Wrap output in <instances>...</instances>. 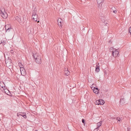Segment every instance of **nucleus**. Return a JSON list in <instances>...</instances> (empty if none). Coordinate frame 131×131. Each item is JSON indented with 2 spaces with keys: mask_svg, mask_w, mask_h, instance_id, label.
I'll list each match as a JSON object with an SVG mask.
<instances>
[{
  "mask_svg": "<svg viewBox=\"0 0 131 131\" xmlns=\"http://www.w3.org/2000/svg\"><path fill=\"white\" fill-rule=\"evenodd\" d=\"M5 63L6 66L7 67L10 66L12 64V60L9 58H8V59H6Z\"/></svg>",
  "mask_w": 131,
  "mask_h": 131,
  "instance_id": "20e7f679",
  "label": "nucleus"
},
{
  "mask_svg": "<svg viewBox=\"0 0 131 131\" xmlns=\"http://www.w3.org/2000/svg\"><path fill=\"white\" fill-rule=\"evenodd\" d=\"M18 65L19 67H20V68L21 67H23V66L22 64L21 63H19Z\"/></svg>",
  "mask_w": 131,
  "mask_h": 131,
  "instance_id": "5701e85b",
  "label": "nucleus"
},
{
  "mask_svg": "<svg viewBox=\"0 0 131 131\" xmlns=\"http://www.w3.org/2000/svg\"><path fill=\"white\" fill-rule=\"evenodd\" d=\"M4 86L3 88L4 90H6V87L5 86V85H4ZM5 91V90H4Z\"/></svg>",
  "mask_w": 131,
  "mask_h": 131,
  "instance_id": "c756f323",
  "label": "nucleus"
},
{
  "mask_svg": "<svg viewBox=\"0 0 131 131\" xmlns=\"http://www.w3.org/2000/svg\"><path fill=\"white\" fill-rule=\"evenodd\" d=\"M85 120L84 119H82V122L84 124V125H85Z\"/></svg>",
  "mask_w": 131,
  "mask_h": 131,
  "instance_id": "b1692460",
  "label": "nucleus"
},
{
  "mask_svg": "<svg viewBox=\"0 0 131 131\" xmlns=\"http://www.w3.org/2000/svg\"><path fill=\"white\" fill-rule=\"evenodd\" d=\"M7 90V91H9H9L8 90Z\"/></svg>",
  "mask_w": 131,
  "mask_h": 131,
  "instance_id": "c9c22d12",
  "label": "nucleus"
},
{
  "mask_svg": "<svg viewBox=\"0 0 131 131\" xmlns=\"http://www.w3.org/2000/svg\"><path fill=\"white\" fill-rule=\"evenodd\" d=\"M102 123V121H100L97 123V124L98 128H99L100 127Z\"/></svg>",
  "mask_w": 131,
  "mask_h": 131,
  "instance_id": "aec40b11",
  "label": "nucleus"
},
{
  "mask_svg": "<svg viewBox=\"0 0 131 131\" xmlns=\"http://www.w3.org/2000/svg\"><path fill=\"white\" fill-rule=\"evenodd\" d=\"M99 128H98V127H97L96 128H95L94 129V131H97L98 129Z\"/></svg>",
  "mask_w": 131,
  "mask_h": 131,
  "instance_id": "a878e982",
  "label": "nucleus"
},
{
  "mask_svg": "<svg viewBox=\"0 0 131 131\" xmlns=\"http://www.w3.org/2000/svg\"><path fill=\"white\" fill-rule=\"evenodd\" d=\"M97 4L99 5V8H100L101 7L102 3L104 2V0H97Z\"/></svg>",
  "mask_w": 131,
  "mask_h": 131,
  "instance_id": "1a4fd4ad",
  "label": "nucleus"
},
{
  "mask_svg": "<svg viewBox=\"0 0 131 131\" xmlns=\"http://www.w3.org/2000/svg\"><path fill=\"white\" fill-rule=\"evenodd\" d=\"M38 22H39V21H37Z\"/></svg>",
  "mask_w": 131,
  "mask_h": 131,
  "instance_id": "e433bc0d",
  "label": "nucleus"
},
{
  "mask_svg": "<svg viewBox=\"0 0 131 131\" xmlns=\"http://www.w3.org/2000/svg\"><path fill=\"white\" fill-rule=\"evenodd\" d=\"M58 23H61V22H62V19H61V18H59L58 19Z\"/></svg>",
  "mask_w": 131,
  "mask_h": 131,
  "instance_id": "412c9836",
  "label": "nucleus"
},
{
  "mask_svg": "<svg viewBox=\"0 0 131 131\" xmlns=\"http://www.w3.org/2000/svg\"><path fill=\"white\" fill-rule=\"evenodd\" d=\"M1 43L3 45H4L6 44V40H1Z\"/></svg>",
  "mask_w": 131,
  "mask_h": 131,
  "instance_id": "a211bd4d",
  "label": "nucleus"
},
{
  "mask_svg": "<svg viewBox=\"0 0 131 131\" xmlns=\"http://www.w3.org/2000/svg\"><path fill=\"white\" fill-rule=\"evenodd\" d=\"M115 49L113 47H111L110 49V52H112V51H114Z\"/></svg>",
  "mask_w": 131,
  "mask_h": 131,
  "instance_id": "4be33fe9",
  "label": "nucleus"
},
{
  "mask_svg": "<svg viewBox=\"0 0 131 131\" xmlns=\"http://www.w3.org/2000/svg\"><path fill=\"white\" fill-rule=\"evenodd\" d=\"M93 91L96 94H98L99 92V90L97 88L94 87L93 89Z\"/></svg>",
  "mask_w": 131,
  "mask_h": 131,
  "instance_id": "9d476101",
  "label": "nucleus"
},
{
  "mask_svg": "<svg viewBox=\"0 0 131 131\" xmlns=\"http://www.w3.org/2000/svg\"><path fill=\"white\" fill-rule=\"evenodd\" d=\"M130 129L129 128H127V131H129Z\"/></svg>",
  "mask_w": 131,
  "mask_h": 131,
  "instance_id": "7c9ffc66",
  "label": "nucleus"
},
{
  "mask_svg": "<svg viewBox=\"0 0 131 131\" xmlns=\"http://www.w3.org/2000/svg\"><path fill=\"white\" fill-rule=\"evenodd\" d=\"M58 25L60 27H62L61 23H58Z\"/></svg>",
  "mask_w": 131,
  "mask_h": 131,
  "instance_id": "cd10ccee",
  "label": "nucleus"
},
{
  "mask_svg": "<svg viewBox=\"0 0 131 131\" xmlns=\"http://www.w3.org/2000/svg\"><path fill=\"white\" fill-rule=\"evenodd\" d=\"M110 41V42H111V41H110H110Z\"/></svg>",
  "mask_w": 131,
  "mask_h": 131,
  "instance_id": "f704fd0d",
  "label": "nucleus"
},
{
  "mask_svg": "<svg viewBox=\"0 0 131 131\" xmlns=\"http://www.w3.org/2000/svg\"><path fill=\"white\" fill-rule=\"evenodd\" d=\"M17 115L18 116H19V117L20 116H21L25 118H27L26 113L24 112H20L18 113L17 114Z\"/></svg>",
  "mask_w": 131,
  "mask_h": 131,
  "instance_id": "0eeeda50",
  "label": "nucleus"
},
{
  "mask_svg": "<svg viewBox=\"0 0 131 131\" xmlns=\"http://www.w3.org/2000/svg\"><path fill=\"white\" fill-rule=\"evenodd\" d=\"M23 22H25L26 21V16L25 15H24L23 16Z\"/></svg>",
  "mask_w": 131,
  "mask_h": 131,
  "instance_id": "6ab92c4d",
  "label": "nucleus"
},
{
  "mask_svg": "<svg viewBox=\"0 0 131 131\" xmlns=\"http://www.w3.org/2000/svg\"><path fill=\"white\" fill-rule=\"evenodd\" d=\"M117 119L119 121H120L121 120L120 118H118V117H117Z\"/></svg>",
  "mask_w": 131,
  "mask_h": 131,
  "instance_id": "c85d7f7f",
  "label": "nucleus"
},
{
  "mask_svg": "<svg viewBox=\"0 0 131 131\" xmlns=\"http://www.w3.org/2000/svg\"><path fill=\"white\" fill-rule=\"evenodd\" d=\"M70 72L68 71V70H66L65 71V74L66 75H68L70 74Z\"/></svg>",
  "mask_w": 131,
  "mask_h": 131,
  "instance_id": "dca6fc26",
  "label": "nucleus"
},
{
  "mask_svg": "<svg viewBox=\"0 0 131 131\" xmlns=\"http://www.w3.org/2000/svg\"><path fill=\"white\" fill-rule=\"evenodd\" d=\"M1 41H0V45L2 43H1Z\"/></svg>",
  "mask_w": 131,
  "mask_h": 131,
  "instance_id": "473e14b6",
  "label": "nucleus"
},
{
  "mask_svg": "<svg viewBox=\"0 0 131 131\" xmlns=\"http://www.w3.org/2000/svg\"><path fill=\"white\" fill-rule=\"evenodd\" d=\"M36 8H35L32 11V19H33L36 21H37V19L38 17V15L36 14L37 10H36Z\"/></svg>",
  "mask_w": 131,
  "mask_h": 131,
  "instance_id": "f03ea898",
  "label": "nucleus"
},
{
  "mask_svg": "<svg viewBox=\"0 0 131 131\" xmlns=\"http://www.w3.org/2000/svg\"><path fill=\"white\" fill-rule=\"evenodd\" d=\"M128 31L130 33L131 36V26L129 27V29H128Z\"/></svg>",
  "mask_w": 131,
  "mask_h": 131,
  "instance_id": "393cba45",
  "label": "nucleus"
},
{
  "mask_svg": "<svg viewBox=\"0 0 131 131\" xmlns=\"http://www.w3.org/2000/svg\"><path fill=\"white\" fill-rule=\"evenodd\" d=\"M125 102L124 99V98H122V96L119 101L120 104H123Z\"/></svg>",
  "mask_w": 131,
  "mask_h": 131,
  "instance_id": "4468645a",
  "label": "nucleus"
},
{
  "mask_svg": "<svg viewBox=\"0 0 131 131\" xmlns=\"http://www.w3.org/2000/svg\"><path fill=\"white\" fill-rule=\"evenodd\" d=\"M33 58L35 59L36 62L38 64H41V57L38 54L35 53L32 54Z\"/></svg>",
  "mask_w": 131,
  "mask_h": 131,
  "instance_id": "f257e3e1",
  "label": "nucleus"
},
{
  "mask_svg": "<svg viewBox=\"0 0 131 131\" xmlns=\"http://www.w3.org/2000/svg\"><path fill=\"white\" fill-rule=\"evenodd\" d=\"M2 7H1V6H0V11L1 10H2L1 9V8H2Z\"/></svg>",
  "mask_w": 131,
  "mask_h": 131,
  "instance_id": "2f4dec72",
  "label": "nucleus"
},
{
  "mask_svg": "<svg viewBox=\"0 0 131 131\" xmlns=\"http://www.w3.org/2000/svg\"><path fill=\"white\" fill-rule=\"evenodd\" d=\"M0 13L2 17L4 19L6 18L7 17V14L6 13H3L2 10L0 11Z\"/></svg>",
  "mask_w": 131,
  "mask_h": 131,
  "instance_id": "423d86ee",
  "label": "nucleus"
},
{
  "mask_svg": "<svg viewBox=\"0 0 131 131\" xmlns=\"http://www.w3.org/2000/svg\"><path fill=\"white\" fill-rule=\"evenodd\" d=\"M35 131H38L37 130H35Z\"/></svg>",
  "mask_w": 131,
  "mask_h": 131,
  "instance_id": "72a5a7b5",
  "label": "nucleus"
},
{
  "mask_svg": "<svg viewBox=\"0 0 131 131\" xmlns=\"http://www.w3.org/2000/svg\"><path fill=\"white\" fill-rule=\"evenodd\" d=\"M11 29V28L9 26V25H6L5 26V29L6 32L7 31H9Z\"/></svg>",
  "mask_w": 131,
  "mask_h": 131,
  "instance_id": "9b49d317",
  "label": "nucleus"
},
{
  "mask_svg": "<svg viewBox=\"0 0 131 131\" xmlns=\"http://www.w3.org/2000/svg\"><path fill=\"white\" fill-rule=\"evenodd\" d=\"M20 70L22 75H24L26 74V70L23 67L20 68Z\"/></svg>",
  "mask_w": 131,
  "mask_h": 131,
  "instance_id": "6e6552de",
  "label": "nucleus"
},
{
  "mask_svg": "<svg viewBox=\"0 0 131 131\" xmlns=\"http://www.w3.org/2000/svg\"><path fill=\"white\" fill-rule=\"evenodd\" d=\"M118 49H115L114 51H112V55L114 57L117 56H119V52L118 50Z\"/></svg>",
  "mask_w": 131,
  "mask_h": 131,
  "instance_id": "7ed1b4c3",
  "label": "nucleus"
},
{
  "mask_svg": "<svg viewBox=\"0 0 131 131\" xmlns=\"http://www.w3.org/2000/svg\"><path fill=\"white\" fill-rule=\"evenodd\" d=\"M14 51L13 50H11L10 51V53L12 54H13L14 53Z\"/></svg>",
  "mask_w": 131,
  "mask_h": 131,
  "instance_id": "bb28decb",
  "label": "nucleus"
},
{
  "mask_svg": "<svg viewBox=\"0 0 131 131\" xmlns=\"http://www.w3.org/2000/svg\"><path fill=\"white\" fill-rule=\"evenodd\" d=\"M105 103L104 101L102 100H99L96 101L95 102V104L96 105H103Z\"/></svg>",
  "mask_w": 131,
  "mask_h": 131,
  "instance_id": "39448f33",
  "label": "nucleus"
},
{
  "mask_svg": "<svg viewBox=\"0 0 131 131\" xmlns=\"http://www.w3.org/2000/svg\"><path fill=\"white\" fill-rule=\"evenodd\" d=\"M5 84L3 82H0V86L2 88H3L4 85H5Z\"/></svg>",
  "mask_w": 131,
  "mask_h": 131,
  "instance_id": "f3484780",
  "label": "nucleus"
},
{
  "mask_svg": "<svg viewBox=\"0 0 131 131\" xmlns=\"http://www.w3.org/2000/svg\"><path fill=\"white\" fill-rule=\"evenodd\" d=\"M115 9V7H112V8L111 9V12H112H112L114 13L115 14L116 13H117V10L115 9L114 10V9Z\"/></svg>",
  "mask_w": 131,
  "mask_h": 131,
  "instance_id": "2eb2a0df",
  "label": "nucleus"
},
{
  "mask_svg": "<svg viewBox=\"0 0 131 131\" xmlns=\"http://www.w3.org/2000/svg\"><path fill=\"white\" fill-rule=\"evenodd\" d=\"M15 20L17 21L19 23H20L21 22V18L18 16H16L15 17Z\"/></svg>",
  "mask_w": 131,
  "mask_h": 131,
  "instance_id": "ddd939ff",
  "label": "nucleus"
},
{
  "mask_svg": "<svg viewBox=\"0 0 131 131\" xmlns=\"http://www.w3.org/2000/svg\"><path fill=\"white\" fill-rule=\"evenodd\" d=\"M100 71V67L99 63H98L96 64L95 67V71L97 72H99Z\"/></svg>",
  "mask_w": 131,
  "mask_h": 131,
  "instance_id": "f8f14e48",
  "label": "nucleus"
}]
</instances>
